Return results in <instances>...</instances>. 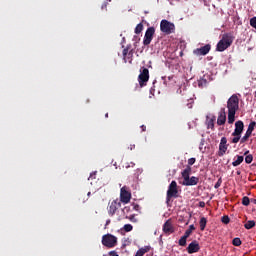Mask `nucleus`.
I'll return each instance as SVG.
<instances>
[{
	"label": "nucleus",
	"instance_id": "f8f14e48",
	"mask_svg": "<svg viewBox=\"0 0 256 256\" xmlns=\"http://www.w3.org/2000/svg\"><path fill=\"white\" fill-rule=\"evenodd\" d=\"M200 250L201 246H199V242H197V240L192 241L187 247V252L189 255H193V253H199Z\"/></svg>",
	"mask_w": 256,
	"mask_h": 256
},
{
	"label": "nucleus",
	"instance_id": "393cba45",
	"mask_svg": "<svg viewBox=\"0 0 256 256\" xmlns=\"http://www.w3.org/2000/svg\"><path fill=\"white\" fill-rule=\"evenodd\" d=\"M143 31V23H139L134 30V33H136V35H139L140 33H142Z\"/></svg>",
	"mask_w": 256,
	"mask_h": 256
},
{
	"label": "nucleus",
	"instance_id": "6e6552de",
	"mask_svg": "<svg viewBox=\"0 0 256 256\" xmlns=\"http://www.w3.org/2000/svg\"><path fill=\"white\" fill-rule=\"evenodd\" d=\"M153 35H155V27L147 28L143 39V45H151V42L153 41Z\"/></svg>",
	"mask_w": 256,
	"mask_h": 256
},
{
	"label": "nucleus",
	"instance_id": "7c9ffc66",
	"mask_svg": "<svg viewBox=\"0 0 256 256\" xmlns=\"http://www.w3.org/2000/svg\"><path fill=\"white\" fill-rule=\"evenodd\" d=\"M222 223H224V225H229L231 219L229 218V216L225 215L221 218Z\"/></svg>",
	"mask_w": 256,
	"mask_h": 256
},
{
	"label": "nucleus",
	"instance_id": "ddd939ff",
	"mask_svg": "<svg viewBox=\"0 0 256 256\" xmlns=\"http://www.w3.org/2000/svg\"><path fill=\"white\" fill-rule=\"evenodd\" d=\"M163 232L165 235H171V233H175V228L173 227V221L168 219L163 225Z\"/></svg>",
	"mask_w": 256,
	"mask_h": 256
},
{
	"label": "nucleus",
	"instance_id": "f03ea898",
	"mask_svg": "<svg viewBox=\"0 0 256 256\" xmlns=\"http://www.w3.org/2000/svg\"><path fill=\"white\" fill-rule=\"evenodd\" d=\"M191 175V166H186V168L182 171V177L184 179L182 185L185 187H191L193 185H197L199 183V178Z\"/></svg>",
	"mask_w": 256,
	"mask_h": 256
},
{
	"label": "nucleus",
	"instance_id": "37998d69",
	"mask_svg": "<svg viewBox=\"0 0 256 256\" xmlns=\"http://www.w3.org/2000/svg\"><path fill=\"white\" fill-rule=\"evenodd\" d=\"M199 207L204 208L205 207V202L204 201H200L199 202Z\"/></svg>",
	"mask_w": 256,
	"mask_h": 256
},
{
	"label": "nucleus",
	"instance_id": "ea45409f",
	"mask_svg": "<svg viewBox=\"0 0 256 256\" xmlns=\"http://www.w3.org/2000/svg\"><path fill=\"white\" fill-rule=\"evenodd\" d=\"M122 54H123V57H124V58L127 57V55L129 54V48H125V49L123 50Z\"/></svg>",
	"mask_w": 256,
	"mask_h": 256
},
{
	"label": "nucleus",
	"instance_id": "58836bf2",
	"mask_svg": "<svg viewBox=\"0 0 256 256\" xmlns=\"http://www.w3.org/2000/svg\"><path fill=\"white\" fill-rule=\"evenodd\" d=\"M132 207H133L134 211H140L141 210V206H139L138 204H133Z\"/></svg>",
	"mask_w": 256,
	"mask_h": 256
},
{
	"label": "nucleus",
	"instance_id": "5701e85b",
	"mask_svg": "<svg viewBox=\"0 0 256 256\" xmlns=\"http://www.w3.org/2000/svg\"><path fill=\"white\" fill-rule=\"evenodd\" d=\"M251 135H252L251 132L246 131L245 135L241 138L240 143H247Z\"/></svg>",
	"mask_w": 256,
	"mask_h": 256
},
{
	"label": "nucleus",
	"instance_id": "2f4dec72",
	"mask_svg": "<svg viewBox=\"0 0 256 256\" xmlns=\"http://www.w3.org/2000/svg\"><path fill=\"white\" fill-rule=\"evenodd\" d=\"M245 163H247L248 165L253 163V155L249 154L245 157Z\"/></svg>",
	"mask_w": 256,
	"mask_h": 256
},
{
	"label": "nucleus",
	"instance_id": "aec40b11",
	"mask_svg": "<svg viewBox=\"0 0 256 256\" xmlns=\"http://www.w3.org/2000/svg\"><path fill=\"white\" fill-rule=\"evenodd\" d=\"M243 161H244L243 156H237L236 161L232 162V165L233 167H239V165H241Z\"/></svg>",
	"mask_w": 256,
	"mask_h": 256
},
{
	"label": "nucleus",
	"instance_id": "5fc2aeb1",
	"mask_svg": "<svg viewBox=\"0 0 256 256\" xmlns=\"http://www.w3.org/2000/svg\"><path fill=\"white\" fill-rule=\"evenodd\" d=\"M254 93H255V98H256V91Z\"/></svg>",
	"mask_w": 256,
	"mask_h": 256
},
{
	"label": "nucleus",
	"instance_id": "a19ab883",
	"mask_svg": "<svg viewBox=\"0 0 256 256\" xmlns=\"http://www.w3.org/2000/svg\"><path fill=\"white\" fill-rule=\"evenodd\" d=\"M130 211H131V207H129V206H125L123 208V213H130Z\"/></svg>",
	"mask_w": 256,
	"mask_h": 256
},
{
	"label": "nucleus",
	"instance_id": "4be33fe9",
	"mask_svg": "<svg viewBox=\"0 0 256 256\" xmlns=\"http://www.w3.org/2000/svg\"><path fill=\"white\" fill-rule=\"evenodd\" d=\"M245 229H253L255 227V220H249L244 225Z\"/></svg>",
	"mask_w": 256,
	"mask_h": 256
},
{
	"label": "nucleus",
	"instance_id": "f3484780",
	"mask_svg": "<svg viewBox=\"0 0 256 256\" xmlns=\"http://www.w3.org/2000/svg\"><path fill=\"white\" fill-rule=\"evenodd\" d=\"M149 251H151V246H145L143 248H140L136 252L135 256H143V255H145V253H149Z\"/></svg>",
	"mask_w": 256,
	"mask_h": 256
},
{
	"label": "nucleus",
	"instance_id": "a878e982",
	"mask_svg": "<svg viewBox=\"0 0 256 256\" xmlns=\"http://www.w3.org/2000/svg\"><path fill=\"white\" fill-rule=\"evenodd\" d=\"M255 127H256V122H255V121H252V122H250V124L248 125L247 131L252 134L253 131H255Z\"/></svg>",
	"mask_w": 256,
	"mask_h": 256
},
{
	"label": "nucleus",
	"instance_id": "cd10ccee",
	"mask_svg": "<svg viewBox=\"0 0 256 256\" xmlns=\"http://www.w3.org/2000/svg\"><path fill=\"white\" fill-rule=\"evenodd\" d=\"M208 129H212V131L215 129V117L208 121Z\"/></svg>",
	"mask_w": 256,
	"mask_h": 256
},
{
	"label": "nucleus",
	"instance_id": "bb28decb",
	"mask_svg": "<svg viewBox=\"0 0 256 256\" xmlns=\"http://www.w3.org/2000/svg\"><path fill=\"white\" fill-rule=\"evenodd\" d=\"M250 203H251V200L249 199V197L244 196L242 198V205H244V207H249Z\"/></svg>",
	"mask_w": 256,
	"mask_h": 256
},
{
	"label": "nucleus",
	"instance_id": "49530a36",
	"mask_svg": "<svg viewBox=\"0 0 256 256\" xmlns=\"http://www.w3.org/2000/svg\"><path fill=\"white\" fill-rule=\"evenodd\" d=\"M102 9H107V4L102 5Z\"/></svg>",
	"mask_w": 256,
	"mask_h": 256
},
{
	"label": "nucleus",
	"instance_id": "1a4fd4ad",
	"mask_svg": "<svg viewBox=\"0 0 256 256\" xmlns=\"http://www.w3.org/2000/svg\"><path fill=\"white\" fill-rule=\"evenodd\" d=\"M119 207H121V200H119V199L113 200L108 206L109 216L113 217V215H115V213H117V209H119Z\"/></svg>",
	"mask_w": 256,
	"mask_h": 256
},
{
	"label": "nucleus",
	"instance_id": "3c124183",
	"mask_svg": "<svg viewBox=\"0 0 256 256\" xmlns=\"http://www.w3.org/2000/svg\"><path fill=\"white\" fill-rule=\"evenodd\" d=\"M105 117H106V118L109 117V113H106V114H105Z\"/></svg>",
	"mask_w": 256,
	"mask_h": 256
},
{
	"label": "nucleus",
	"instance_id": "4c0bfd02",
	"mask_svg": "<svg viewBox=\"0 0 256 256\" xmlns=\"http://www.w3.org/2000/svg\"><path fill=\"white\" fill-rule=\"evenodd\" d=\"M203 85H207V80L202 79L198 82L199 87H203Z\"/></svg>",
	"mask_w": 256,
	"mask_h": 256
},
{
	"label": "nucleus",
	"instance_id": "4468645a",
	"mask_svg": "<svg viewBox=\"0 0 256 256\" xmlns=\"http://www.w3.org/2000/svg\"><path fill=\"white\" fill-rule=\"evenodd\" d=\"M209 51H211V45L210 44H206L205 46L203 47H200V48H197L193 51L194 55H197V56H205L209 53Z\"/></svg>",
	"mask_w": 256,
	"mask_h": 256
},
{
	"label": "nucleus",
	"instance_id": "9d476101",
	"mask_svg": "<svg viewBox=\"0 0 256 256\" xmlns=\"http://www.w3.org/2000/svg\"><path fill=\"white\" fill-rule=\"evenodd\" d=\"M129 201H131V192L123 186L120 190V203H129Z\"/></svg>",
	"mask_w": 256,
	"mask_h": 256
},
{
	"label": "nucleus",
	"instance_id": "de8ad7c7",
	"mask_svg": "<svg viewBox=\"0 0 256 256\" xmlns=\"http://www.w3.org/2000/svg\"><path fill=\"white\" fill-rule=\"evenodd\" d=\"M251 202L254 203V205H256V199H252Z\"/></svg>",
	"mask_w": 256,
	"mask_h": 256
},
{
	"label": "nucleus",
	"instance_id": "8fccbe9b",
	"mask_svg": "<svg viewBox=\"0 0 256 256\" xmlns=\"http://www.w3.org/2000/svg\"><path fill=\"white\" fill-rule=\"evenodd\" d=\"M87 196H88V197H91V192H88V193H87Z\"/></svg>",
	"mask_w": 256,
	"mask_h": 256
},
{
	"label": "nucleus",
	"instance_id": "a211bd4d",
	"mask_svg": "<svg viewBox=\"0 0 256 256\" xmlns=\"http://www.w3.org/2000/svg\"><path fill=\"white\" fill-rule=\"evenodd\" d=\"M237 111H228V123L229 125H233L235 123V114Z\"/></svg>",
	"mask_w": 256,
	"mask_h": 256
},
{
	"label": "nucleus",
	"instance_id": "864d4df0",
	"mask_svg": "<svg viewBox=\"0 0 256 256\" xmlns=\"http://www.w3.org/2000/svg\"><path fill=\"white\" fill-rule=\"evenodd\" d=\"M247 153H249V151L245 152L244 155H247Z\"/></svg>",
	"mask_w": 256,
	"mask_h": 256
},
{
	"label": "nucleus",
	"instance_id": "39448f33",
	"mask_svg": "<svg viewBox=\"0 0 256 256\" xmlns=\"http://www.w3.org/2000/svg\"><path fill=\"white\" fill-rule=\"evenodd\" d=\"M102 245L108 247V249H113L117 245V237L112 234H106L102 237Z\"/></svg>",
	"mask_w": 256,
	"mask_h": 256
},
{
	"label": "nucleus",
	"instance_id": "dca6fc26",
	"mask_svg": "<svg viewBox=\"0 0 256 256\" xmlns=\"http://www.w3.org/2000/svg\"><path fill=\"white\" fill-rule=\"evenodd\" d=\"M227 122V114L225 113V108H223L217 118V125H225Z\"/></svg>",
	"mask_w": 256,
	"mask_h": 256
},
{
	"label": "nucleus",
	"instance_id": "c03bdc74",
	"mask_svg": "<svg viewBox=\"0 0 256 256\" xmlns=\"http://www.w3.org/2000/svg\"><path fill=\"white\" fill-rule=\"evenodd\" d=\"M109 255L110 256H119V254H117V252H115V251L110 252Z\"/></svg>",
	"mask_w": 256,
	"mask_h": 256
},
{
	"label": "nucleus",
	"instance_id": "0eeeda50",
	"mask_svg": "<svg viewBox=\"0 0 256 256\" xmlns=\"http://www.w3.org/2000/svg\"><path fill=\"white\" fill-rule=\"evenodd\" d=\"M228 111H238L239 110V97L237 95H232L227 102Z\"/></svg>",
	"mask_w": 256,
	"mask_h": 256
},
{
	"label": "nucleus",
	"instance_id": "603ef678",
	"mask_svg": "<svg viewBox=\"0 0 256 256\" xmlns=\"http://www.w3.org/2000/svg\"><path fill=\"white\" fill-rule=\"evenodd\" d=\"M237 175H241V171H237Z\"/></svg>",
	"mask_w": 256,
	"mask_h": 256
},
{
	"label": "nucleus",
	"instance_id": "72a5a7b5",
	"mask_svg": "<svg viewBox=\"0 0 256 256\" xmlns=\"http://www.w3.org/2000/svg\"><path fill=\"white\" fill-rule=\"evenodd\" d=\"M223 183V179L219 178L218 181L216 182V184L214 185V188L219 189V187H221Z\"/></svg>",
	"mask_w": 256,
	"mask_h": 256
},
{
	"label": "nucleus",
	"instance_id": "7ed1b4c3",
	"mask_svg": "<svg viewBox=\"0 0 256 256\" xmlns=\"http://www.w3.org/2000/svg\"><path fill=\"white\" fill-rule=\"evenodd\" d=\"M179 197V189L177 188V182L173 180L167 190L166 193V204L169 207V203H171V199H177Z\"/></svg>",
	"mask_w": 256,
	"mask_h": 256
},
{
	"label": "nucleus",
	"instance_id": "2eb2a0df",
	"mask_svg": "<svg viewBox=\"0 0 256 256\" xmlns=\"http://www.w3.org/2000/svg\"><path fill=\"white\" fill-rule=\"evenodd\" d=\"M243 129H245V124H243V121L238 120L235 122V129L232 135H241L243 133Z\"/></svg>",
	"mask_w": 256,
	"mask_h": 256
},
{
	"label": "nucleus",
	"instance_id": "f257e3e1",
	"mask_svg": "<svg viewBox=\"0 0 256 256\" xmlns=\"http://www.w3.org/2000/svg\"><path fill=\"white\" fill-rule=\"evenodd\" d=\"M234 39H235V37H233V34H231V33L223 34L222 39L218 42V44L216 46V50L221 53V52L225 51L226 49H229V46L233 45Z\"/></svg>",
	"mask_w": 256,
	"mask_h": 256
},
{
	"label": "nucleus",
	"instance_id": "79ce46f5",
	"mask_svg": "<svg viewBox=\"0 0 256 256\" xmlns=\"http://www.w3.org/2000/svg\"><path fill=\"white\" fill-rule=\"evenodd\" d=\"M127 149H129L130 151H133V149H135V144H130Z\"/></svg>",
	"mask_w": 256,
	"mask_h": 256
},
{
	"label": "nucleus",
	"instance_id": "09e8293b",
	"mask_svg": "<svg viewBox=\"0 0 256 256\" xmlns=\"http://www.w3.org/2000/svg\"><path fill=\"white\" fill-rule=\"evenodd\" d=\"M111 223V220H107L106 221V226L109 225Z\"/></svg>",
	"mask_w": 256,
	"mask_h": 256
},
{
	"label": "nucleus",
	"instance_id": "9b49d317",
	"mask_svg": "<svg viewBox=\"0 0 256 256\" xmlns=\"http://www.w3.org/2000/svg\"><path fill=\"white\" fill-rule=\"evenodd\" d=\"M227 148H228L227 137H222L219 144L218 156L223 157V155L227 153Z\"/></svg>",
	"mask_w": 256,
	"mask_h": 256
},
{
	"label": "nucleus",
	"instance_id": "e433bc0d",
	"mask_svg": "<svg viewBox=\"0 0 256 256\" xmlns=\"http://www.w3.org/2000/svg\"><path fill=\"white\" fill-rule=\"evenodd\" d=\"M195 161H197L195 158H189L187 167H191V165H195Z\"/></svg>",
	"mask_w": 256,
	"mask_h": 256
},
{
	"label": "nucleus",
	"instance_id": "473e14b6",
	"mask_svg": "<svg viewBox=\"0 0 256 256\" xmlns=\"http://www.w3.org/2000/svg\"><path fill=\"white\" fill-rule=\"evenodd\" d=\"M126 219H129V221H131L132 223H137V218H135V214L126 216Z\"/></svg>",
	"mask_w": 256,
	"mask_h": 256
},
{
	"label": "nucleus",
	"instance_id": "f704fd0d",
	"mask_svg": "<svg viewBox=\"0 0 256 256\" xmlns=\"http://www.w3.org/2000/svg\"><path fill=\"white\" fill-rule=\"evenodd\" d=\"M250 25L253 27V29H256V17H252L250 19Z\"/></svg>",
	"mask_w": 256,
	"mask_h": 256
},
{
	"label": "nucleus",
	"instance_id": "c85d7f7f",
	"mask_svg": "<svg viewBox=\"0 0 256 256\" xmlns=\"http://www.w3.org/2000/svg\"><path fill=\"white\" fill-rule=\"evenodd\" d=\"M241 238H234L232 240V245H234V247H241Z\"/></svg>",
	"mask_w": 256,
	"mask_h": 256
},
{
	"label": "nucleus",
	"instance_id": "c9c22d12",
	"mask_svg": "<svg viewBox=\"0 0 256 256\" xmlns=\"http://www.w3.org/2000/svg\"><path fill=\"white\" fill-rule=\"evenodd\" d=\"M234 138L232 139V143H237L241 140V135H232Z\"/></svg>",
	"mask_w": 256,
	"mask_h": 256
},
{
	"label": "nucleus",
	"instance_id": "423d86ee",
	"mask_svg": "<svg viewBox=\"0 0 256 256\" xmlns=\"http://www.w3.org/2000/svg\"><path fill=\"white\" fill-rule=\"evenodd\" d=\"M148 81H149V69H147L146 67H141L140 74L138 76V82L140 87H145Z\"/></svg>",
	"mask_w": 256,
	"mask_h": 256
},
{
	"label": "nucleus",
	"instance_id": "a18cd8bd",
	"mask_svg": "<svg viewBox=\"0 0 256 256\" xmlns=\"http://www.w3.org/2000/svg\"><path fill=\"white\" fill-rule=\"evenodd\" d=\"M141 129H142L143 132H145V131H147V126L142 125V126H141Z\"/></svg>",
	"mask_w": 256,
	"mask_h": 256
},
{
	"label": "nucleus",
	"instance_id": "c756f323",
	"mask_svg": "<svg viewBox=\"0 0 256 256\" xmlns=\"http://www.w3.org/2000/svg\"><path fill=\"white\" fill-rule=\"evenodd\" d=\"M123 229H124V231H125L126 233H129V232L133 231V225H131V224H125L124 227H123Z\"/></svg>",
	"mask_w": 256,
	"mask_h": 256
},
{
	"label": "nucleus",
	"instance_id": "412c9836",
	"mask_svg": "<svg viewBox=\"0 0 256 256\" xmlns=\"http://www.w3.org/2000/svg\"><path fill=\"white\" fill-rule=\"evenodd\" d=\"M189 237L188 236H186L185 234L180 238V240H179V245H180V247H185V245H187V239H188Z\"/></svg>",
	"mask_w": 256,
	"mask_h": 256
},
{
	"label": "nucleus",
	"instance_id": "20e7f679",
	"mask_svg": "<svg viewBox=\"0 0 256 256\" xmlns=\"http://www.w3.org/2000/svg\"><path fill=\"white\" fill-rule=\"evenodd\" d=\"M160 31L165 35H171V33H175V24L169 20H162L160 22Z\"/></svg>",
	"mask_w": 256,
	"mask_h": 256
},
{
	"label": "nucleus",
	"instance_id": "6ab92c4d",
	"mask_svg": "<svg viewBox=\"0 0 256 256\" xmlns=\"http://www.w3.org/2000/svg\"><path fill=\"white\" fill-rule=\"evenodd\" d=\"M200 230L205 231V227H207V218L202 217L199 222Z\"/></svg>",
	"mask_w": 256,
	"mask_h": 256
},
{
	"label": "nucleus",
	"instance_id": "b1692460",
	"mask_svg": "<svg viewBox=\"0 0 256 256\" xmlns=\"http://www.w3.org/2000/svg\"><path fill=\"white\" fill-rule=\"evenodd\" d=\"M193 231H195V225L192 224V225L189 226V229H187L185 231L184 235L186 237H190V235H191V233H193Z\"/></svg>",
	"mask_w": 256,
	"mask_h": 256
}]
</instances>
